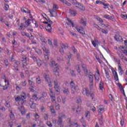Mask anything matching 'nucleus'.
I'll list each match as a JSON object with an SVG mask.
<instances>
[{
    "label": "nucleus",
    "instance_id": "f257e3e1",
    "mask_svg": "<svg viewBox=\"0 0 127 127\" xmlns=\"http://www.w3.org/2000/svg\"><path fill=\"white\" fill-rule=\"evenodd\" d=\"M57 9H58V5L56 4H54L52 10L51 9H49V11L51 14V17H53L57 15V12L54 11V10H57Z\"/></svg>",
    "mask_w": 127,
    "mask_h": 127
},
{
    "label": "nucleus",
    "instance_id": "f03ea898",
    "mask_svg": "<svg viewBox=\"0 0 127 127\" xmlns=\"http://www.w3.org/2000/svg\"><path fill=\"white\" fill-rule=\"evenodd\" d=\"M42 49H43V51H44L45 55V58L47 60H49V57H48V54H49L50 52L48 49H47L45 47L43 46L42 47Z\"/></svg>",
    "mask_w": 127,
    "mask_h": 127
},
{
    "label": "nucleus",
    "instance_id": "7ed1b4c3",
    "mask_svg": "<svg viewBox=\"0 0 127 127\" xmlns=\"http://www.w3.org/2000/svg\"><path fill=\"white\" fill-rule=\"evenodd\" d=\"M54 88L55 90H56V92L58 93L60 92V86H59V83L57 80H55L54 81Z\"/></svg>",
    "mask_w": 127,
    "mask_h": 127
},
{
    "label": "nucleus",
    "instance_id": "20e7f679",
    "mask_svg": "<svg viewBox=\"0 0 127 127\" xmlns=\"http://www.w3.org/2000/svg\"><path fill=\"white\" fill-rule=\"evenodd\" d=\"M88 77L89 78V82L90 83V90H93V86H94V82L93 81V75L89 74L88 75Z\"/></svg>",
    "mask_w": 127,
    "mask_h": 127
},
{
    "label": "nucleus",
    "instance_id": "39448f33",
    "mask_svg": "<svg viewBox=\"0 0 127 127\" xmlns=\"http://www.w3.org/2000/svg\"><path fill=\"white\" fill-rule=\"evenodd\" d=\"M124 44L127 47H122V49L124 50H122V51L123 52V53L127 55V40L125 41Z\"/></svg>",
    "mask_w": 127,
    "mask_h": 127
},
{
    "label": "nucleus",
    "instance_id": "423d86ee",
    "mask_svg": "<svg viewBox=\"0 0 127 127\" xmlns=\"http://www.w3.org/2000/svg\"><path fill=\"white\" fill-rule=\"evenodd\" d=\"M114 38L117 41H120V42H122V41H123V38L119 34L115 35V36H114Z\"/></svg>",
    "mask_w": 127,
    "mask_h": 127
},
{
    "label": "nucleus",
    "instance_id": "0eeeda50",
    "mask_svg": "<svg viewBox=\"0 0 127 127\" xmlns=\"http://www.w3.org/2000/svg\"><path fill=\"white\" fill-rule=\"evenodd\" d=\"M82 94L83 95H86L87 97H89V96H90V91H89L88 89L84 88L83 89Z\"/></svg>",
    "mask_w": 127,
    "mask_h": 127
},
{
    "label": "nucleus",
    "instance_id": "6e6552de",
    "mask_svg": "<svg viewBox=\"0 0 127 127\" xmlns=\"http://www.w3.org/2000/svg\"><path fill=\"white\" fill-rule=\"evenodd\" d=\"M21 11L23 12V13H30V10H28V9L26 7H21Z\"/></svg>",
    "mask_w": 127,
    "mask_h": 127
},
{
    "label": "nucleus",
    "instance_id": "1a4fd4ad",
    "mask_svg": "<svg viewBox=\"0 0 127 127\" xmlns=\"http://www.w3.org/2000/svg\"><path fill=\"white\" fill-rule=\"evenodd\" d=\"M63 119L59 117V119L58 120V125L59 126H60V127H63Z\"/></svg>",
    "mask_w": 127,
    "mask_h": 127
},
{
    "label": "nucleus",
    "instance_id": "9d476101",
    "mask_svg": "<svg viewBox=\"0 0 127 127\" xmlns=\"http://www.w3.org/2000/svg\"><path fill=\"white\" fill-rule=\"evenodd\" d=\"M18 110L21 112L22 115H25V109H24V107L21 106L20 108H18Z\"/></svg>",
    "mask_w": 127,
    "mask_h": 127
},
{
    "label": "nucleus",
    "instance_id": "9b49d317",
    "mask_svg": "<svg viewBox=\"0 0 127 127\" xmlns=\"http://www.w3.org/2000/svg\"><path fill=\"white\" fill-rule=\"evenodd\" d=\"M76 7H78V8H80L81 10H82L83 11H85V7L83 6V4L79 3L78 5V6H76Z\"/></svg>",
    "mask_w": 127,
    "mask_h": 127
},
{
    "label": "nucleus",
    "instance_id": "f8f14e48",
    "mask_svg": "<svg viewBox=\"0 0 127 127\" xmlns=\"http://www.w3.org/2000/svg\"><path fill=\"white\" fill-rule=\"evenodd\" d=\"M81 66L84 73H85V74H87V73H88V70L87 69V67L86 66V64H84L82 63L81 64Z\"/></svg>",
    "mask_w": 127,
    "mask_h": 127
},
{
    "label": "nucleus",
    "instance_id": "ddd939ff",
    "mask_svg": "<svg viewBox=\"0 0 127 127\" xmlns=\"http://www.w3.org/2000/svg\"><path fill=\"white\" fill-rule=\"evenodd\" d=\"M113 75L114 76V78L116 80V81H118L119 80V76H118V73H117V71L116 70H114L113 72Z\"/></svg>",
    "mask_w": 127,
    "mask_h": 127
},
{
    "label": "nucleus",
    "instance_id": "4468645a",
    "mask_svg": "<svg viewBox=\"0 0 127 127\" xmlns=\"http://www.w3.org/2000/svg\"><path fill=\"white\" fill-rule=\"evenodd\" d=\"M26 59H27V58H25V59L22 61L23 62V65H22L23 68H24L25 66H27V63Z\"/></svg>",
    "mask_w": 127,
    "mask_h": 127
},
{
    "label": "nucleus",
    "instance_id": "2eb2a0df",
    "mask_svg": "<svg viewBox=\"0 0 127 127\" xmlns=\"http://www.w3.org/2000/svg\"><path fill=\"white\" fill-rule=\"evenodd\" d=\"M69 12H70V15H71V16H75V15H76V14H77V12H76V11L72 10L71 9H69Z\"/></svg>",
    "mask_w": 127,
    "mask_h": 127
},
{
    "label": "nucleus",
    "instance_id": "dca6fc26",
    "mask_svg": "<svg viewBox=\"0 0 127 127\" xmlns=\"http://www.w3.org/2000/svg\"><path fill=\"white\" fill-rule=\"evenodd\" d=\"M30 21H32V22H35V20L28 19V20L25 21L26 24H28V25H30V23H31Z\"/></svg>",
    "mask_w": 127,
    "mask_h": 127
},
{
    "label": "nucleus",
    "instance_id": "f3484780",
    "mask_svg": "<svg viewBox=\"0 0 127 127\" xmlns=\"http://www.w3.org/2000/svg\"><path fill=\"white\" fill-rule=\"evenodd\" d=\"M70 1L72 2V4L73 5H78L80 3H79L78 1H77L76 0H69Z\"/></svg>",
    "mask_w": 127,
    "mask_h": 127
},
{
    "label": "nucleus",
    "instance_id": "a211bd4d",
    "mask_svg": "<svg viewBox=\"0 0 127 127\" xmlns=\"http://www.w3.org/2000/svg\"><path fill=\"white\" fill-rule=\"evenodd\" d=\"M104 17L105 18H107V19H110L111 20H112V19H113V18H114V16H110L109 15H104Z\"/></svg>",
    "mask_w": 127,
    "mask_h": 127
},
{
    "label": "nucleus",
    "instance_id": "6ab92c4d",
    "mask_svg": "<svg viewBox=\"0 0 127 127\" xmlns=\"http://www.w3.org/2000/svg\"><path fill=\"white\" fill-rule=\"evenodd\" d=\"M92 45H93L94 47H97V43H99V42L97 40L95 41H92Z\"/></svg>",
    "mask_w": 127,
    "mask_h": 127
},
{
    "label": "nucleus",
    "instance_id": "aec40b11",
    "mask_svg": "<svg viewBox=\"0 0 127 127\" xmlns=\"http://www.w3.org/2000/svg\"><path fill=\"white\" fill-rule=\"evenodd\" d=\"M99 88L101 90L104 89V82L102 81H100L99 84Z\"/></svg>",
    "mask_w": 127,
    "mask_h": 127
},
{
    "label": "nucleus",
    "instance_id": "412c9836",
    "mask_svg": "<svg viewBox=\"0 0 127 127\" xmlns=\"http://www.w3.org/2000/svg\"><path fill=\"white\" fill-rule=\"evenodd\" d=\"M59 118L63 119V118H66V116L64 113H60Z\"/></svg>",
    "mask_w": 127,
    "mask_h": 127
},
{
    "label": "nucleus",
    "instance_id": "4be33fe9",
    "mask_svg": "<svg viewBox=\"0 0 127 127\" xmlns=\"http://www.w3.org/2000/svg\"><path fill=\"white\" fill-rule=\"evenodd\" d=\"M61 48H62L63 49H66V48H68L69 46H68V45H65L64 44H62L61 45Z\"/></svg>",
    "mask_w": 127,
    "mask_h": 127
},
{
    "label": "nucleus",
    "instance_id": "5701e85b",
    "mask_svg": "<svg viewBox=\"0 0 127 127\" xmlns=\"http://www.w3.org/2000/svg\"><path fill=\"white\" fill-rule=\"evenodd\" d=\"M77 87H71V93L72 94H75V93H76V90H77L76 89Z\"/></svg>",
    "mask_w": 127,
    "mask_h": 127
},
{
    "label": "nucleus",
    "instance_id": "b1692460",
    "mask_svg": "<svg viewBox=\"0 0 127 127\" xmlns=\"http://www.w3.org/2000/svg\"><path fill=\"white\" fill-rule=\"evenodd\" d=\"M99 30L100 31H102V32L103 33H105V34H107V33H108V30H105V29H102V28H100L99 29Z\"/></svg>",
    "mask_w": 127,
    "mask_h": 127
},
{
    "label": "nucleus",
    "instance_id": "393cba45",
    "mask_svg": "<svg viewBox=\"0 0 127 127\" xmlns=\"http://www.w3.org/2000/svg\"><path fill=\"white\" fill-rule=\"evenodd\" d=\"M70 73L72 76V77H75L76 76V74L75 73V71L72 70H70Z\"/></svg>",
    "mask_w": 127,
    "mask_h": 127
},
{
    "label": "nucleus",
    "instance_id": "a878e982",
    "mask_svg": "<svg viewBox=\"0 0 127 127\" xmlns=\"http://www.w3.org/2000/svg\"><path fill=\"white\" fill-rule=\"evenodd\" d=\"M49 87H52L53 86V84H52V82H51V80L50 79H49V80L47 81Z\"/></svg>",
    "mask_w": 127,
    "mask_h": 127
},
{
    "label": "nucleus",
    "instance_id": "bb28decb",
    "mask_svg": "<svg viewBox=\"0 0 127 127\" xmlns=\"http://www.w3.org/2000/svg\"><path fill=\"white\" fill-rule=\"evenodd\" d=\"M28 83L30 86H31V87L33 88V86H34V82H33L32 81L30 80H28Z\"/></svg>",
    "mask_w": 127,
    "mask_h": 127
},
{
    "label": "nucleus",
    "instance_id": "cd10ccee",
    "mask_svg": "<svg viewBox=\"0 0 127 127\" xmlns=\"http://www.w3.org/2000/svg\"><path fill=\"white\" fill-rule=\"evenodd\" d=\"M40 37H41L40 39L42 42H43L44 43H45L46 44V43H47V41H45V39H44V38L42 36H40Z\"/></svg>",
    "mask_w": 127,
    "mask_h": 127
},
{
    "label": "nucleus",
    "instance_id": "c85d7f7f",
    "mask_svg": "<svg viewBox=\"0 0 127 127\" xmlns=\"http://www.w3.org/2000/svg\"><path fill=\"white\" fill-rule=\"evenodd\" d=\"M63 92L64 94H68L69 93V90L68 89V88H64V90H63Z\"/></svg>",
    "mask_w": 127,
    "mask_h": 127
},
{
    "label": "nucleus",
    "instance_id": "c756f323",
    "mask_svg": "<svg viewBox=\"0 0 127 127\" xmlns=\"http://www.w3.org/2000/svg\"><path fill=\"white\" fill-rule=\"evenodd\" d=\"M36 62L38 66H41V63H42V61L41 60H37Z\"/></svg>",
    "mask_w": 127,
    "mask_h": 127
},
{
    "label": "nucleus",
    "instance_id": "7c9ffc66",
    "mask_svg": "<svg viewBox=\"0 0 127 127\" xmlns=\"http://www.w3.org/2000/svg\"><path fill=\"white\" fill-rule=\"evenodd\" d=\"M31 106V109H34L36 108V104L35 103H32L30 105Z\"/></svg>",
    "mask_w": 127,
    "mask_h": 127
},
{
    "label": "nucleus",
    "instance_id": "2f4dec72",
    "mask_svg": "<svg viewBox=\"0 0 127 127\" xmlns=\"http://www.w3.org/2000/svg\"><path fill=\"white\" fill-rule=\"evenodd\" d=\"M34 103V99L33 98H30L29 102V105H31Z\"/></svg>",
    "mask_w": 127,
    "mask_h": 127
},
{
    "label": "nucleus",
    "instance_id": "473e14b6",
    "mask_svg": "<svg viewBox=\"0 0 127 127\" xmlns=\"http://www.w3.org/2000/svg\"><path fill=\"white\" fill-rule=\"evenodd\" d=\"M81 23H82V24H83V25H85V26H86V25L87 24V21L86 20H84V19H81Z\"/></svg>",
    "mask_w": 127,
    "mask_h": 127
},
{
    "label": "nucleus",
    "instance_id": "72a5a7b5",
    "mask_svg": "<svg viewBox=\"0 0 127 127\" xmlns=\"http://www.w3.org/2000/svg\"><path fill=\"white\" fill-rule=\"evenodd\" d=\"M10 118L11 120V121H14V114L13 113H12L10 115Z\"/></svg>",
    "mask_w": 127,
    "mask_h": 127
},
{
    "label": "nucleus",
    "instance_id": "f704fd0d",
    "mask_svg": "<svg viewBox=\"0 0 127 127\" xmlns=\"http://www.w3.org/2000/svg\"><path fill=\"white\" fill-rule=\"evenodd\" d=\"M76 71L78 72V73H81V70L80 69V66H79V65H77L76 66Z\"/></svg>",
    "mask_w": 127,
    "mask_h": 127
},
{
    "label": "nucleus",
    "instance_id": "c9c22d12",
    "mask_svg": "<svg viewBox=\"0 0 127 127\" xmlns=\"http://www.w3.org/2000/svg\"><path fill=\"white\" fill-rule=\"evenodd\" d=\"M21 98L20 96H17V97L15 98V100L16 102H20V100H21Z\"/></svg>",
    "mask_w": 127,
    "mask_h": 127
},
{
    "label": "nucleus",
    "instance_id": "e433bc0d",
    "mask_svg": "<svg viewBox=\"0 0 127 127\" xmlns=\"http://www.w3.org/2000/svg\"><path fill=\"white\" fill-rule=\"evenodd\" d=\"M36 82L38 83V84H40V83H41V79H40V77H39V76L37 77Z\"/></svg>",
    "mask_w": 127,
    "mask_h": 127
},
{
    "label": "nucleus",
    "instance_id": "4c0bfd02",
    "mask_svg": "<svg viewBox=\"0 0 127 127\" xmlns=\"http://www.w3.org/2000/svg\"><path fill=\"white\" fill-rule=\"evenodd\" d=\"M105 74L106 75V77L108 79H109L110 78V73H109V72L107 71V70H105Z\"/></svg>",
    "mask_w": 127,
    "mask_h": 127
},
{
    "label": "nucleus",
    "instance_id": "58836bf2",
    "mask_svg": "<svg viewBox=\"0 0 127 127\" xmlns=\"http://www.w3.org/2000/svg\"><path fill=\"white\" fill-rule=\"evenodd\" d=\"M78 32H79L80 34H82V35H84V34H85V31H84L83 30H78Z\"/></svg>",
    "mask_w": 127,
    "mask_h": 127
},
{
    "label": "nucleus",
    "instance_id": "ea45409f",
    "mask_svg": "<svg viewBox=\"0 0 127 127\" xmlns=\"http://www.w3.org/2000/svg\"><path fill=\"white\" fill-rule=\"evenodd\" d=\"M46 20L48 21V22H49L51 24H53V22H52V21L50 20V18H49V17L46 18Z\"/></svg>",
    "mask_w": 127,
    "mask_h": 127
},
{
    "label": "nucleus",
    "instance_id": "a19ab883",
    "mask_svg": "<svg viewBox=\"0 0 127 127\" xmlns=\"http://www.w3.org/2000/svg\"><path fill=\"white\" fill-rule=\"evenodd\" d=\"M4 64L6 66H8V60H4Z\"/></svg>",
    "mask_w": 127,
    "mask_h": 127
},
{
    "label": "nucleus",
    "instance_id": "79ce46f5",
    "mask_svg": "<svg viewBox=\"0 0 127 127\" xmlns=\"http://www.w3.org/2000/svg\"><path fill=\"white\" fill-rule=\"evenodd\" d=\"M47 125L48 126V127H52V123H51V122L50 121H48L47 122Z\"/></svg>",
    "mask_w": 127,
    "mask_h": 127
},
{
    "label": "nucleus",
    "instance_id": "37998d69",
    "mask_svg": "<svg viewBox=\"0 0 127 127\" xmlns=\"http://www.w3.org/2000/svg\"><path fill=\"white\" fill-rule=\"evenodd\" d=\"M67 20L69 21V22H70L71 23L72 27H74V26H75V24H74V23L73 22H72V21L71 20L67 19Z\"/></svg>",
    "mask_w": 127,
    "mask_h": 127
},
{
    "label": "nucleus",
    "instance_id": "c03bdc74",
    "mask_svg": "<svg viewBox=\"0 0 127 127\" xmlns=\"http://www.w3.org/2000/svg\"><path fill=\"white\" fill-rule=\"evenodd\" d=\"M40 100H41L42 102H45V101H46V98H45V97H41Z\"/></svg>",
    "mask_w": 127,
    "mask_h": 127
},
{
    "label": "nucleus",
    "instance_id": "a18cd8bd",
    "mask_svg": "<svg viewBox=\"0 0 127 127\" xmlns=\"http://www.w3.org/2000/svg\"><path fill=\"white\" fill-rule=\"evenodd\" d=\"M55 66V71H58L59 70V67H58V64H56Z\"/></svg>",
    "mask_w": 127,
    "mask_h": 127
},
{
    "label": "nucleus",
    "instance_id": "49530a36",
    "mask_svg": "<svg viewBox=\"0 0 127 127\" xmlns=\"http://www.w3.org/2000/svg\"><path fill=\"white\" fill-rule=\"evenodd\" d=\"M86 118H90V112L87 111L86 113V115H85Z\"/></svg>",
    "mask_w": 127,
    "mask_h": 127
},
{
    "label": "nucleus",
    "instance_id": "de8ad7c7",
    "mask_svg": "<svg viewBox=\"0 0 127 127\" xmlns=\"http://www.w3.org/2000/svg\"><path fill=\"white\" fill-rule=\"evenodd\" d=\"M96 3H97V4H98V3H100L101 4H104V2L100 1V0H97L96 1Z\"/></svg>",
    "mask_w": 127,
    "mask_h": 127
},
{
    "label": "nucleus",
    "instance_id": "09e8293b",
    "mask_svg": "<svg viewBox=\"0 0 127 127\" xmlns=\"http://www.w3.org/2000/svg\"><path fill=\"white\" fill-rule=\"evenodd\" d=\"M70 86L71 87V88H74L76 86H75V84H74V82L73 81H72L71 82H70Z\"/></svg>",
    "mask_w": 127,
    "mask_h": 127
},
{
    "label": "nucleus",
    "instance_id": "8fccbe9b",
    "mask_svg": "<svg viewBox=\"0 0 127 127\" xmlns=\"http://www.w3.org/2000/svg\"><path fill=\"white\" fill-rule=\"evenodd\" d=\"M50 97H51V98H52V102H55V96H53V95H51V94Z\"/></svg>",
    "mask_w": 127,
    "mask_h": 127
},
{
    "label": "nucleus",
    "instance_id": "3c124183",
    "mask_svg": "<svg viewBox=\"0 0 127 127\" xmlns=\"http://www.w3.org/2000/svg\"><path fill=\"white\" fill-rule=\"evenodd\" d=\"M46 27H47V28L49 27L50 29H48L49 31H50L51 29H52V28L51 27V24H48V26H47Z\"/></svg>",
    "mask_w": 127,
    "mask_h": 127
},
{
    "label": "nucleus",
    "instance_id": "603ef678",
    "mask_svg": "<svg viewBox=\"0 0 127 127\" xmlns=\"http://www.w3.org/2000/svg\"><path fill=\"white\" fill-rule=\"evenodd\" d=\"M118 67L119 70H123V69L122 68V66L121 65V63L120 62L118 63Z\"/></svg>",
    "mask_w": 127,
    "mask_h": 127
},
{
    "label": "nucleus",
    "instance_id": "864d4df0",
    "mask_svg": "<svg viewBox=\"0 0 127 127\" xmlns=\"http://www.w3.org/2000/svg\"><path fill=\"white\" fill-rule=\"evenodd\" d=\"M50 111H51L52 114H55V113H56L55 112V110H54V108H51Z\"/></svg>",
    "mask_w": 127,
    "mask_h": 127
},
{
    "label": "nucleus",
    "instance_id": "5fc2aeb1",
    "mask_svg": "<svg viewBox=\"0 0 127 127\" xmlns=\"http://www.w3.org/2000/svg\"><path fill=\"white\" fill-rule=\"evenodd\" d=\"M54 73L56 76H59V72L57 71V70H54Z\"/></svg>",
    "mask_w": 127,
    "mask_h": 127
},
{
    "label": "nucleus",
    "instance_id": "6e6d98bb",
    "mask_svg": "<svg viewBox=\"0 0 127 127\" xmlns=\"http://www.w3.org/2000/svg\"><path fill=\"white\" fill-rule=\"evenodd\" d=\"M9 7V6L7 5V4H5V10L6 11L8 10Z\"/></svg>",
    "mask_w": 127,
    "mask_h": 127
},
{
    "label": "nucleus",
    "instance_id": "4d7b16f0",
    "mask_svg": "<svg viewBox=\"0 0 127 127\" xmlns=\"http://www.w3.org/2000/svg\"><path fill=\"white\" fill-rule=\"evenodd\" d=\"M23 95H22L21 97H20V98H22V99H23V98L25 99H26V96L25 95L26 94L25 92L23 93Z\"/></svg>",
    "mask_w": 127,
    "mask_h": 127
},
{
    "label": "nucleus",
    "instance_id": "13d9d810",
    "mask_svg": "<svg viewBox=\"0 0 127 127\" xmlns=\"http://www.w3.org/2000/svg\"><path fill=\"white\" fill-rule=\"evenodd\" d=\"M44 77L45 78V79L46 82H47V81L49 80V79L48 78V75H44Z\"/></svg>",
    "mask_w": 127,
    "mask_h": 127
},
{
    "label": "nucleus",
    "instance_id": "bf43d9fd",
    "mask_svg": "<svg viewBox=\"0 0 127 127\" xmlns=\"http://www.w3.org/2000/svg\"><path fill=\"white\" fill-rule=\"evenodd\" d=\"M22 34L23 35H25V36H27V37H29V35L28 34V33L25 32H23Z\"/></svg>",
    "mask_w": 127,
    "mask_h": 127
},
{
    "label": "nucleus",
    "instance_id": "052dcab7",
    "mask_svg": "<svg viewBox=\"0 0 127 127\" xmlns=\"http://www.w3.org/2000/svg\"><path fill=\"white\" fill-rule=\"evenodd\" d=\"M76 125H78L77 123H75L73 122L70 123V125H69V127H71V126H76Z\"/></svg>",
    "mask_w": 127,
    "mask_h": 127
},
{
    "label": "nucleus",
    "instance_id": "680f3d73",
    "mask_svg": "<svg viewBox=\"0 0 127 127\" xmlns=\"http://www.w3.org/2000/svg\"><path fill=\"white\" fill-rule=\"evenodd\" d=\"M48 42L49 44H50V45L53 46V45L52 44V41L51 40L48 39Z\"/></svg>",
    "mask_w": 127,
    "mask_h": 127
},
{
    "label": "nucleus",
    "instance_id": "e2e57ef3",
    "mask_svg": "<svg viewBox=\"0 0 127 127\" xmlns=\"http://www.w3.org/2000/svg\"><path fill=\"white\" fill-rule=\"evenodd\" d=\"M95 57L97 60L98 61V62L101 64V63H102V61L100 60V58H99V57H97V55L95 56Z\"/></svg>",
    "mask_w": 127,
    "mask_h": 127
},
{
    "label": "nucleus",
    "instance_id": "0e129e2a",
    "mask_svg": "<svg viewBox=\"0 0 127 127\" xmlns=\"http://www.w3.org/2000/svg\"><path fill=\"white\" fill-rule=\"evenodd\" d=\"M9 126L10 127H12L13 126V122H8Z\"/></svg>",
    "mask_w": 127,
    "mask_h": 127
},
{
    "label": "nucleus",
    "instance_id": "69168bd1",
    "mask_svg": "<svg viewBox=\"0 0 127 127\" xmlns=\"http://www.w3.org/2000/svg\"><path fill=\"white\" fill-rule=\"evenodd\" d=\"M44 119H45V120H48V114H45Z\"/></svg>",
    "mask_w": 127,
    "mask_h": 127
},
{
    "label": "nucleus",
    "instance_id": "338daca9",
    "mask_svg": "<svg viewBox=\"0 0 127 127\" xmlns=\"http://www.w3.org/2000/svg\"><path fill=\"white\" fill-rule=\"evenodd\" d=\"M47 96V93H46V92H43L42 96V97L46 98Z\"/></svg>",
    "mask_w": 127,
    "mask_h": 127
},
{
    "label": "nucleus",
    "instance_id": "774afa93",
    "mask_svg": "<svg viewBox=\"0 0 127 127\" xmlns=\"http://www.w3.org/2000/svg\"><path fill=\"white\" fill-rule=\"evenodd\" d=\"M60 52H61V54H64V50L61 48L60 50Z\"/></svg>",
    "mask_w": 127,
    "mask_h": 127
}]
</instances>
